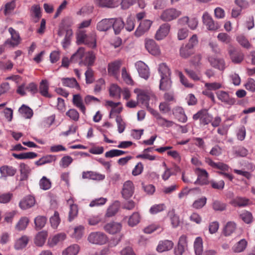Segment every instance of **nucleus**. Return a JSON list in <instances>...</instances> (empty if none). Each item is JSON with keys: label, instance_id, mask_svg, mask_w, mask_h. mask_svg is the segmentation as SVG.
Masks as SVG:
<instances>
[{"label": "nucleus", "instance_id": "774afa93", "mask_svg": "<svg viewBox=\"0 0 255 255\" xmlns=\"http://www.w3.org/2000/svg\"><path fill=\"white\" fill-rule=\"evenodd\" d=\"M246 89L252 92H255V80L253 78H249L245 84Z\"/></svg>", "mask_w": 255, "mask_h": 255}, {"label": "nucleus", "instance_id": "2eb2a0df", "mask_svg": "<svg viewBox=\"0 0 255 255\" xmlns=\"http://www.w3.org/2000/svg\"><path fill=\"white\" fill-rule=\"evenodd\" d=\"M216 94L218 99L226 104L233 105L236 102L235 99L230 97L228 93L225 91H219Z\"/></svg>", "mask_w": 255, "mask_h": 255}, {"label": "nucleus", "instance_id": "cd10ccee", "mask_svg": "<svg viewBox=\"0 0 255 255\" xmlns=\"http://www.w3.org/2000/svg\"><path fill=\"white\" fill-rule=\"evenodd\" d=\"M172 87V81L170 77H162L160 80L159 89L162 91L169 90Z\"/></svg>", "mask_w": 255, "mask_h": 255}, {"label": "nucleus", "instance_id": "6e6d98bb", "mask_svg": "<svg viewBox=\"0 0 255 255\" xmlns=\"http://www.w3.org/2000/svg\"><path fill=\"white\" fill-rule=\"evenodd\" d=\"M50 222L53 228L56 229L57 228L60 222L59 215L58 212L55 211L53 216H51L50 218Z\"/></svg>", "mask_w": 255, "mask_h": 255}, {"label": "nucleus", "instance_id": "052dcab7", "mask_svg": "<svg viewBox=\"0 0 255 255\" xmlns=\"http://www.w3.org/2000/svg\"><path fill=\"white\" fill-rule=\"evenodd\" d=\"M157 123L161 127L170 128L173 126L174 122L171 121H168L162 116L160 117L157 120Z\"/></svg>", "mask_w": 255, "mask_h": 255}, {"label": "nucleus", "instance_id": "09e8293b", "mask_svg": "<svg viewBox=\"0 0 255 255\" xmlns=\"http://www.w3.org/2000/svg\"><path fill=\"white\" fill-rule=\"evenodd\" d=\"M56 160V157L55 155H49L45 156H43L38 160L35 162V164L38 166H40L47 163H50Z\"/></svg>", "mask_w": 255, "mask_h": 255}, {"label": "nucleus", "instance_id": "f704fd0d", "mask_svg": "<svg viewBox=\"0 0 255 255\" xmlns=\"http://www.w3.org/2000/svg\"><path fill=\"white\" fill-rule=\"evenodd\" d=\"M137 69L138 74L141 78L145 80L149 78L150 72L147 65H138Z\"/></svg>", "mask_w": 255, "mask_h": 255}, {"label": "nucleus", "instance_id": "dca6fc26", "mask_svg": "<svg viewBox=\"0 0 255 255\" xmlns=\"http://www.w3.org/2000/svg\"><path fill=\"white\" fill-rule=\"evenodd\" d=\"M229 53L232 61L235 63H241L244 58L242 52L237 51L236 49L232 45L229 47Z\"/></svg>", "mask_w": 255, "mask_h": 255}, {"label": "nucleus", "instance_id": "c9c22d12", "mask_svg": "<svg viewBox=\"0 0 255 255\" xmlns=\"http://www.w3.org/2000/svg\"><path fill=\"white\" fill-rule=\"evenodd\" d=\"M73 103L75 106L78 108L83 114L85 113L86 108L83 104L81 96L79 94L73 95Z\"/></svg>", "mask_w": 255, "mask_h": 255}, {"label": "nucleus", "instance_id": "bf43d9fd", "mask_svg": "<svg viewBox=\"0 0 255 255\" xmlns=\"http://www.w3.org/2000/svg\"><path fill=\"white\" fill-rule=\"evenodd\" d=\"M207 202V198L205 197H202L195 200L193 203L192 206L193 208L198 209L202 208L206 204Z\"/></svg>", "mask_w": 255, "mask_h": 255}, {"label": "nucleus", "instance_id": "3c124183", "mask_svg": "<svg viewBox=\"0 0 255 255\" xmlns=\"http://www.w3.org/2000/svg\"><path fill=\"white\" fill-rule=\"evenodd\" d=\"M19 170L22 179H26L30 171V169L28 165L23 163H20L19 165Z\"/></svg>", "mask_w": 255, "mask_h": 255}, {"label": "nucleus", "instance_id": "338daca9", "mask_svg": "<svg viewBox=\"0 0 255 255\" xmlns=\"http://www.w3.org/2000/svg\"><path fill=\"white\" fill-rule=\"evenodd\" d=\"M102 221V218L100 215L92 216L88 219V223L91 226L96 225Z\"/></svg>", "mask_w": 255, "mask_h": 255}, {"label": "nucleus", "instance_id": "9d476101", "mask_svg": "<svg viewBox=\"0 0 255 255\" xmlns=\"http://www.w3.org/2000/svg\"><path fill=\"white\" fill-rule=\"evenodd\" d=\"M8 31L11 35V39L6 40L5 44L9 45L13 47L17 46L20 42V37L18 32L12 27L8 28Z\"/></svg>", "mask_w": 255, "mask_h": 255}, {"label": "nucleus", "instance_id": "ddd939ff", "mask_svg": "<svg viewBox=\"0 0 255 255\" xmlns=\"http://www.w3.org/2000/svg\"><path fill=\"white\" fill-rule=\"evenodd\" d=\"M170 25L168 23L162 24L157 30L155 38L157 40L164 38L168 34L170 30Z\"/></svg>", "mask_w": 255, "mask_h": 255}, {"label": "nucleus", "instance_id": "bb28decb", "mask_svg": "<svg viewBox=\"0 0 255 255\" xmlns=\"http://www.w3.org/2000/svg\"><path fill=\"white\" fill-rule=\"evenodd\" d=\"M141 220V216L137 212H133L130 216L128 217V224L131 227L136 226L140 222Z\"/></svg>", "mask_w": 255, "mask_h": 255}, {"label": "nucleus", "instance_id": "c756f323", "mask_svg": "<svg viewBox=\"0 0 255 255\" xmlns=\"http://www.w3.org/2000/svg\"><path fill=\"white\" fill-rule=\"evenodd\" d=\"M236 228V224L234 222L229 221L224 226L223 233L225 236H229L235 231Z\"/></svg>", "mask_w": 255, "mask_h": 255}, {"label": "nucleus", "instance_id": "0eeeda50", "mask_svg": "<svg viewBox=\"0 0 255 255\" xmlns=\"http://www.w3.org/2000/svg\"><path fill=\"white\" fill-rule=\"evenodd\" d=\"M195 172L198 175V178L194 182L195 184L204 185H207L209 183V175L206 170L200 168H197L195 169Z\"/></svg>", "mask_w": 255, "mask_h": 255}, {"label": "nucleus", "instance_id": "393cba45", "mask_svg": "<svg viewBox=\"0 0 255 255\" xmlns=\"http://www.w3.org/2000/svg\"><path fill=\"white\" fill-rule=\"evenodd\" d=\"M29 241L27 236L24 235L15 241L14 248L16 250H21L26 247Z\"/></svg>", "mask_w": 255, "mask_h": 255}, {"label": "nucleus", "instance_id": "5701e85b", "mask_svg": "<svg viewBox=\"0 0 255 255\" xmlns=\"http://www.w3.org/2000/svg\"><path fill=\"white\" fill-rule=\"evenodd\" d=\"M66 238V235L64 233H60L50 237L48 240V245L52 248L57 245L59 243L62 242Z\"/></svg>", "mask_w": 255, "mask_h": 255}, {"label": "nucleus", "instance_id": "f8f14e48", "mask_svg": "<svg viewBox=\"0 0 255 255\" xmlns=\"http://www.w3.org/2000/svg\"><path fill=\"white\" fill-rule=\"evenodd\" d=\"M134 92L137 94V102L142 104L147 108L149 106V100L150 98L148 93L138 89L134 90Z\"/></svg>", "mask_w": 255, "mask_h": 255}, {"label": "nucleus", "instance_id": "1a4fd4ad", "mask_svg": "<svg viewBox=\"0 0 255 255\" xmlns=\"http://www.w3.org/2000/svg\"><path fill=\"white\" fill-rule=\"evenodd\" d=\"M134 190V186L132 182L129 180L126 181L122 190L123 197L126 199L130 198L133 195Z\"/></svg>", "mask_w": 255, "mask_h": 255}, {"label": "nucleus", "instance_id": "864d4df0", "mask_svg": "<svg viewBox=\"0 0 255 255\" xmlns=\"http://www.w3.org/2000/svg\"><path fill=\"white\" fill-rule=\"evenodd\" d=\"M212 208L216 211H224L226 210L227 205L219 200H214L212 203Z\"/></svg>", "mask_w": 255, "mask_h": 255}, {"label": "nucleus", "instance_id": "f257e3e1", "mask_svg": "<svg viewBox=\"0 0 255 255\" xmlns=\"http://www.w3.org/2000/svg\"><path fill=\"white\" fill-rule=\"evenodd\" d=\"M77 43L78 44H85L92 48L96 46V36L95 34L87 35L85 31H79L77 34Z\"/></svg>", "mask_w": 255, "mask_h": 255}, {"label": "nucleus", "instance_id": "412c9836", "mask_svg": "<svg viewBox=\"0 0 255 255\" xmlns=\"http://www.w3.org/2000/svg\"><path fill=\"white\" fill-rule=\"evenodd\" d=\"M113 18H105L99 21L97 25V28L100 31H106L109 29L113 24Z\"/></svg>", "mask_w": 255, "mask_h": 255}, {"label": "nucleus", "instance_id": "6e6552de", "mask_svg": "<svg viewBox=\"0 0 255 255\" xmlns=\"http://www.w3.org/2000/svg\"><path fill=\"white\" fill-rule=\"evenodd\" d=\"M193 119L194 120L199 119L201 124L206 125L211 122L212 118L207 110H202L194 114Z\"/></svg>", "mask_w": 255, "mask_h": 255}, {"label": "nucleus", "instance_id": "de8ad7c7", "mask_svg": "<svg viewBox=\"0 0 255 255\" xmlns=\"http://www.w3.org/2000/svg\"><path fill=\"white\" fill-rule=\"evenodd\" d=\"M47 219L45 217L39 216L34 219L35 229L39 230L43 228L46 223Z\"/></svg>", "mask_w": 255, "mask_h": 255}, {"label": "nucleus", "instance_id": "4468645a", "mask_svg": "<svg viewBox=\"0 0 255 255\" xmlns=\"http://www.w3.org/2000/svg\"><path fill=\"white\" fill-rule=\"evenodd\" d=\"M174 246V243L172 241L165 240L160 241L156 247V251L158 253H163L171 250Z\"/></svg>", "mask_w": 255, "mask_h": 255}, {"label": "nucleus", "instance_id": "72a5a7b5", "mask_svg": "<svg viewBox=\"0 0 255 255\" xmlns=\"http://www.w3.org/2000/svg\"><path fill=\"white\" fill-rule=\"evenodd\" d=\"M236 40L242 47L246 49H249L252 47V44L248 38L243 34L237 35Z\"/></svg>", "mask_w": 255, "mask_h": 255}, {"label": "nucleus", "instance_id": "e433bc0d", "mask_svg": "<svg viewBox=\"0 0 255 255\" xmlns=\"http://www.w3.org/2000/svg\"><path fill=\"white\" fill-rule=\"evenodd\" d=\"M12 156L17 159H33L37 156V154L33 152H23L20 154L13 153Z\"/></svg>", "mask_w": 255, "mask_h": 255}, {"label": "nucleus", "instance_id": "5fc2aeb1", "mask_svg": "<svg viewBox=\"0 0 255 255\" xmlns=\"http://www.w3.org/2000/svg\"><path fill=\"white\" fill-rule=\"evenodd\" d=\"M158 72L161 78L170 77V70L167 65H159Z\"/></svg>", "mask_w": 255, "mask_h": 255}, {"label": "nucleus", "instance_id": "a878e982", "mask_svg": "<svg viewBox=\"0 0 255 255\" xmlns=\"http://www.w3.org/2000/svg\"><path fill=\"white\" fill-rule=\"evenodd\" d=\"M48 233L46 231H42L39 232L34 239L35 244L39 247H42L45 243L47 238Z\"/></svg>", "mask_w": 255, "mask_h": 255}, {"label": "nucleus", "instance_id": "e2e57ef3", "mask_svg": "<svg viewBox=\"0 0 255 255\" xmlns=\"http://www.w3.org/2000/svg\"><path fill=\"white\" fill-rule=\"evenodd\" d=\"M165 208V206L164 204H155L150 208L149 212L152 214H155L163 211Z\"/></svg>", "mask_w": 255, "mask_h": 255}, {"label": "nucleus", "instance_id": "2f4dec72", "mask_svg": "<svg viewBox=\"0 0 255 255\" xmlns=\"http://www.w3.org/2000/svg\"><path fill=\"white\" fill-rule=\"evenodd\" d=\"M68 204L70 206V209L69 213V220L71 221L78 214V207L76 204H73V201L70 199L67 201Z\"/></svg>", "mask_w": 255, "mask_h": 255}, {"label": "nucleus", "instance_id": "680f3d73", "mask_svg": "<svg viewBox=\"0 0 255 255\" xmlns=\"http://www.w3.org/2000/svg\"><path fill=\"white\" fill-rule=\"evenodd\" d=\"M72 161L73 159L70 156L66 155L61 158L60 161V165L63 168H66L69 166Z\"/></svg>", "mask_w": 255, "mask_h": 255}, {"label": "nucleus", "instance_id": "6ab92c4d", "mask_svg": "<svg viewBox=\"0 0 255 255\" xmlns=\"http://www.w3.org/2000/svg\"><path fill=\"white\" fill-rule=\"evenodd\" d=\"M83 179H89L94 180H103L105 178V175L94 171H84L82 173Z\"/></svg>", "mask_w": 255, "mask_h": 255}, {"label": "nucleus", "instance_id": "f03ea898", "mask_svg": "<svg viewBox=\"0 0 255 255\" xmlns=\"http://www.w3.org/2000/svg\"><path fill=\"white\" fill-rule=\"evenodd\" d=\"M88 241L92 244L103 245L107 243L108 241V238L103 232H93L89 235Z\"/></svg>", "mask_w": 255, "mask_h": 255}, {"label": "nucleus", "instance_id": "aec40b11", "mask_svg": "<svg viewBox=\"0 0 255 255\" xmlns=\"http://www.w3.org/2000/svg\"><path fill=\"white\" fill-rule=\"evenodd\" d=\"M16 172V169L12 166L3 165L0 167L1 178L13 176Z\"/></svg>", "mask_w": 255, "mask_h": 255}, {"label": "nucleus", "instance_id": "8fccbe9b", "mask_svg": "<svg viewBox=\"0 0 255 255\" xmlns=\"http://www.w3.org/2000/svg\"><path fill=\"white\" fill-rule=\"evenodd\" d=\"M19 112L23 117L26 119H30L33 116L32 110L30 108L24 105H23L19 109Z\"/></svg>", "mask_w": 255, "mask_h": 255}, {"label": "nucleus", "instance_id": "f3484780", "mask_svg": "<svg viewBox=\"0 0 255 255\" xmlns=\"http://www.w3.org/2000/svg\"><path fill=\"white\" fill-rule=\"evenodd\" d=\"M205 162L214 169L220 170L221 171H228L229 167L226 164L223 162H215L210 158H206Z\"/></svg>", "mask_w": 255, "mask_h": 255}, {"label": "nucleus", "instance_id": "79ce46f5", "mask_svg": "<svg viewBox=\"0 0 255 255\" xmlns=\"http://www.w3.org/2000/svg\"><path fill=\"white\" fill-rule=\"evenodd\" d=\"M84 48L83 47H80L73 54L70 58V62H79L80 64L81 62L79 61L83 57L84 54Z\"/></svg>", "mask_w": 255, "mask_h": 255}, {"label": "nucleus", "instance_id": "13d9d810", "mask_svg": "<svg viewBox=\"0 0 255 255\" xmlns=\"http://www.w3.org/2000/svg\"><path fill=\"white\" fill-rule=\"evenodd\" d=\"M116 121L118 125V131L119 133H121L125 129V123L123 121L122 117L119 115L116 116Z\"/></svg>", "mask_w": 255, "mask_h": 255}, {"label": "nucleus", "instance_id": "7c9ffc66", "mask_svg": "<svg viewBox=\"0 0 255 255\" xmlns=\"http://www.w3.org/2000/svg\"><path fill=\"white\" fill-rule=\"evenodd\" d=\"M110 96L114 98L120 99L121 98V89L117 84H112L109 89Z\"/></svg>", "mask_w": 255, "mask_h": 255}, {"label": "nucleus", "instance_id": "c03bdc74", "mask_svg": "<svg viewBox=\"0 0 255 255\" xmlns=\"http://www.w3.org/2000/svg\"><path fill=\"white\" fill-rule=\"evenodd\" d=\"M194 52V50L186 44L183 45L180 49V55L184 58H188Z\"/></svg>", "mask_w": 255, "mask_h": 255}, {"label": "nucleus", "instance_id": "4c0bfd02", "mask_svg": "<svg viewBox=\"0 0 255 255\" xmlns=\"http://www.w3.org/2000/svg\"><path fill=\"white\" fill-rule=\"evenodd\" d=\"M62 82L63 85L64 86L70 88H75L77 89H79L80 88L79 84L75 78H63L62 79Z\"/></svg>", "mask_w": 255, "mask_h": 255}, {"label": "nucleus", "instance_id": "39448f33", "mask_svg": "<svg viewBox=\"0 0 255 255\" xmlns=\"http://www.w3.org/2000/svg\"><path fill=\"white\" fill-rule=\"evenodd\" d=\"M146 50L153 56H159L161 54L159 46L153 39H146L144 41Z\"/></svg>", "mask_w": 255, "mask_h": 255}, {"label": "nucleus", "instance_id": "a18cd8bd", "mask_svg": "<svg viewBox=\"0 0 255 255\" xmlns=\"http://www.w3.org/2000/svg\"><path fill=\"white\" fill-rule=\"evenodd\" d=\"M174 113L177 117L178 120L182 123H185L187 120V118L185 114L184 109L181 107H176L174 109Z\"/></svg>", "mask_w": 255, "mask_h": 255}, {"label": "nucleus", "instance_id": "20e7f679", "mask_svg": "<svg viewBox=\"0 0 255 255\" xmlns=\"http://www.w3.org/2000/svg\"><path fill=\"white\" fill-rule=\"evenodd\" d=\"M65 33V35L63 40L61 42V44L64 49H66L70 45L73 32L71 28H59L58 32V35L59 36H62Z\"/></svg>", "mask_w": 255, "mask_h": 255}, {"label": "nucleus", "instance_id": "473e14b6", "mask_svg": "<svg viewBox=\"0 0 255 255\" xmlns=\"http://www.w3.org/2000/svg\"><path fill=\"white\" fill-rule=\"evenodd\" d=\"M96 3L101 7L113 8L117 6L119 2L114 0H96Z\"/></svg>", "mask_w": 255, "mask_h": 255}, {"label": "nucleus", "instance_id": "7ed1b4c3", "mask_svg": "<svg viewBox=\"0 0 255 255\" xmlns=\"http://www.w3.org/2000/svg\"><path fill=\"white\" fill-rule=\"evenodd\" d=\"M202 18L203 23L208 30L213 31L218 30L220 27L219 23L215 21L208 12H204Z\"/></svg>", "mask_w": 255, "mask_h": 255}, {"label": "nucleus", "instance_id": "603ef678", "mask_svg": "<svg viewBox=\"0 0 255 255\" xmlns=\"http://www.w3.org/2000/svg\"><path fill=\"white\" fill-rule=\"evenodd\" d=\"M39 185L40 189L47 190L49 189L51 187V182L50 179L45 176H43L40 180Z\"/></svg>", "mask_w": 255, "mask_h": 255}, {"label": "nucleus", "instance_id": "37998d69", "mask_svg": "<svg viewBox=\"0 0 255 255\" xmlns=\"http://www.w3.org/2000/svg\"><path fill=\"white\" fill-rule=\"evenodd\" d=\"M29 219L26 217H21L15 226V229L18 231L24 230L28 223Z\"/></svg>", "mask_w": 255, "mask_h": 255}, {"label": "nucleus", "instance_id": "c85d7f7f", "mask_svg": "<svg viewBox=\"0 0 255 255\" xmlns=\"http://www.w3.org/2000/svg\"><path fill=\"white\" fill-rule=\"evenodd\" d=\"M113 21H112L113 29L115 34H119L121 30L124 28L125 24L123 20L120 18H113Z\"/></svg>", "mask_w": 255, "mask_h": 255}, {"label": "nucleus", "instance_id": "423d86ee", "mask_svg": "<svg viewBox=\"0 0 255 255\" xmlns=\"http://www.w3.org/2000/svg\"><path fill=\"white\" fill-rule=\"evenodd\" d=\"M181 14V12L175 8H169L164 10L160 18L164 21H169L176 18Z\"/></svg>", "mask_w": 255, "mask_h": 255}, {"label": "nucleus", "instance_id": "b1692460", "mask_svg": "<svg viewBox=\"0 0 255 255\" xmlns=\"http://www.w3.org/2000/svg\"><path fill=\"white\" fill-rule=\"evenodd\" d=\"M35 204V199L33 197L29 196L22 199L19 204L20 208L22 210H26Z\"/></svg>", "mask_w": 255, "mask_h": 255}, {"label": "nucleus", "instance_id": "49530a36", "mask_svg": "<svg viewBox=\"0 0 255 255\" xmlns=\"http://www.w3.org/2000/svg\"><path fill=\"white\" fill-rule=\"evenodd\" d=\"M49 85L46 80H43L40 83L39 91L40 94L46 97H49L48 93Z\"/></svg>", "mask_w": 255, "mask_h": 255}, {"label": "nucleus", "instance_id": "9b49d317", "mask_svg": "<svg viewBox=\"0 0 255 255\" xmlns=\"http://www.w3.org/2000/svg\"><path fill=\"white\" fill-rule=\"evenodd\" d=\"M152 21L149 20H144L140 22L139 26L135 31V35L139 37L147 31L150 28Z\"/></svg>", "mask_w": 255, "mask_h": 255}, {"label": "nucleus", "instance_id": "a211bd4d", "mask_svg": "<svg viewBox=\"0 0 255 255\" xmlns=\"http://www.w3.org/2000/svg\"><path fill=\"white\" fill-rule=\"evenodd\" d=\"M249 199L246 197L237 196L233 199L230 204L234 207H244L250 204Z\"/></svg>", "mask_w": 255, "mask_h": 255}, {"label": "nucleus", "instance_id": "4be33fe9", "mask_svg": "<svg viewBox=\"0 0 255 255\" xmlns=\"http://www.w3.org/2000/svg\"><path fill=\"white\" fill-rule=\"evenodd\" d=\"M104 230L109 234H114L120 232L122 228L121 224L116 222H111L106 224Z\"/></svg>", "mask_w": 255, "mask_h": 255}, {"label": "nucleus", "instance_id": "a19ab883", "mask_svg": "<svg viewBox=\"0 0 255 255\" xmlns=\"http://www.w3.org/2000/svg\"><path fill=\"white\" fill-rule=\"evenodd\" d=\"M248 242L245 239H242L233 247V250L235 253L243 252L246 248Z\"/></svg>", "mask_w": 255, "mask_h": 255}, {"label": "nucleus", "instance_id": "4d7b16f0", "mask_svg": "<svg viewBox=\"0 0 255 255\" xmlns=\"http://www.w3.org/2000/svg\"><path fill=\"white\" fill-rule=\"evenodd\" d=\"M217 38L221 42L230 44L232 41L231 37L226 33L221 32L217 35Z\"/></svg>", "mask_w": 255, "mask_h": 255}, {"label": "nucleus", "instance_id": "58836bf2", "mask_svg": "<svg viewBox=\"0 0 255 255\" xmlns=\"http://www.w3.org/2000/svg\"><path fill=\"white\" fill-rule=\"evenodd\" d=\"M79 250V246L77 244H74L64 250L62 252V255H77Z\"/></svg>", "mask_w": 255, "mask_h": 255}, {"label": "nucleus", "instance_id": "0e129e2a", "mask_svg": "<svg viewBox=\"0 0 255 255\" xmlns=\"http://www.w3.org/2000/svg\"><path fill=\"white\" fill-rule=\"evenodd\" d=\"M125 28L127 31H132L134 29L135 26L134 18L130 16H128L127 18L126 23L125 24Z\"/></svg>", "mask_w": 255, "mask_h": 255}, {"label": "nucleus", "instance_id": "69168bd1", "mask_svg": "<svg viewBox=\"0 0 255 255\" xmlns=\"http://www.w3.org/2000/svg\"><path fill=\"white\" fill-rule=\"evenodd\" d=\"M13 197V194L10 192L0 194V203L6 204L9 202Z\"/></svg>", "mask_w": 255, "mask_h": 255}, {"label": "nucleus", "instance_id": "ea45409f", "mask_svg": "<svg viewBox=\"0 0 255 255\" xmlns=\"http://www.w3.org/2000/svg\"><path fill=\"white\" fill-rule=\"evenodd\" d=\"M194 249L196 255H201L203 252V241L201 238L197 237L194 243Z\"/></svg>", "mask_w": 255, "mask_h": 255}]
</instances>
